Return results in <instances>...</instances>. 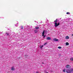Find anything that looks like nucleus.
I'll return each mask as SVG.
<instances>
[{"instance_id":"1","label":"nucleus","mask_w":73,"mask_h":73,"mask_svg":"<svg viewBox=\"0 0 73 73\" xmlns=\"http://www.w3.org/2000/svg\"><path fill=\"white\" fill-rule=\"evenodd\" d=\"M67 73H70L73 72V68H71L70 70L68 69L66 70Z\"/></svg>"},{"instance_id":"2","label":"nucleus","mask_w":73,"mask_h":73,"mask_svg":"<svg viewBox=\"0 0 73 73\" xmlns=\"http://www.w3.org/2000/svg\"><path fill=\"white\" fill-rule=\"evenodd\" d=\"M59 25H60V23H58V24L57 23H55V26L56 27H58V26Z\"/></svg>"},{"instance_id":"3","label":"nucleus","mask_w":73,"mask_h":73,"mask_svg":"<svg viewBox=\"0 0 73 73\" xmlns=\"http://www.w3.org/2000/svg\"><path fill=\"white\" fill-rule=\"evenodd\" d=\"M66 68L69 69L70 68V66L68 64L66 66Z\"/></svg>"},{"instance_id":"4","label":"nucleus","mask_w":73,"mask_h":73,"mask_svg":"<svg viewBox=\"0 0 73 73\" xmlns=\"http://www.w3.org/2000/svg\"><path fill=\"white\" fill-rule=\"evenodd\" d=\"M45 33V31H44L42 33V36H44V37L43 38H45V36H46V35H44V33Z\"/></svg>"},{"instance_id":"5","label":"nucleus","mask_w":73,"mask_h":73,"mask_svg":"<svg viewBox=\"0 0 73 73\" xmlns=\"http://www.w3.org/2000/svg\"><path fill=\"white\" fill-rule=\"evenodd\" d=\"M46 39L47 40H51V38L50 37H48L46 38Z\"/></svg>"},{"instance_id":"6","label":"nucleus","mask_w":73,"mask_h":73,"mask_svg":"<svg viewBox=\"0 0 73 73\" xmlns=\"http://www.w3.org/2000/svg\"><path fill=\"white\" fill-rule=\"evenodd\" d=\"M53 40H54L55 41H58V39L56 38H54Z\"/></svg>"},{"instance_id":"7","label":"nucleus","mask_w":73,"mask_h":73,"mask_svg":"<svg viewBox=\"0 0 73 73\" xmlns=\"http://www.w3.org/2000/svg\"><path fill=\"white\" fill-rule=\"evenodd\" d=\"M34 32L35 33H37V32H38V30H35L34 31Z\"/></svg>"},{"instance_id":"8","label":"nucleus","mask_w":73,"mask_h":73,"mask_svg":"<svg viewBox=\"0 0 73 73\" xmlns=\"http://www.w3.org/2000/svg\"><path fill=\"white\" fill-rule=\"evenodd\" d=\"M11 70L13 71V70H15V68L13 67H11Z\"/></svg>"},{"instance_id":"9","label":"nucleus","mask_w":73,"mask_h":73,"mask_svg":"<svg viewBox=\"0 0 73 73\" xmlns=\"http://www.w3.org/2000/svg\"><path fill=\"white\" fill-rule=\"evenodd\" d=\"M69 37L68 36H66L65 37L66 39H69Z\"/></svg>"},{"instance_id":"10","label":"nucleus","mask_w":73,"mask_h":73,"mask_svg":"<svg viewBox=\"0 0 73 73\" xmlns=\"http://www.w3.org/2000/svg\"><path fill=\"white\" fill-rule=\"evenodd\" d=\"M44 46L43 45H42V46L41 45H40V48L41 49H42V48Z\"/></svg>"},{"instance_id":"11","label":"nucleus","mask_w":73,"mask_h":73,"mask_svg":"<svg viewBox=\"0 0 73 73\" xmlns=\"http://www.w3.org/2000/svg\"><path fill=\"white\" fill-rule=\"evenodd\" d=\"M69 43L68 42H66V45H69Z\"/></svg>"},{"instance_id":"12","label":"nucleus","mask_w":73,"mask_h":73,"mask_svg":"<svg viewBox=\"0 0 73 73\" xmlns=\"http://www.w3.org/2000/svg\"><path fill=\"white\" fill-rule=\"evenodd\" d=\"M57 21V19H56L55 21H54V22L56 23Z\"/></svg>"},{"instance_id":"13","label":"nucleus","mask_w":73,"mask_h":73,"mask_svg":"<svg viewBox=\"0 0 73 73\" xmlns=\"http://www.w3.org/2000/svg\"><path fill=\"white\" fill-rule=\"evenodd\" d=\"M61 47L60 46H59L58 47V48L59 49H61Z\"/></svg>"},{"instance_id":"14","label":"nucleus","mask_w":73,"mask_h":73,"mask_svg":"<svg viewBox=\"0 0 73 73\" xmlns=\"http://www.w3.org/2000/svg\"><path fill=\"white\" fill-rule=\"evenodd\" d=\"M66 14H67V15H70V13L69 12H67L66 13Z\"/></svg>"},{"instance_id":"15","label":"nucleus","mask_w":73,"mask_h":73,"mask_svg":"<svg viewBox=\"0 0 73 73\" xmlns=\"http://www.w3.org/2000/svg\"><path fill=\"white\" fill-rule=\"evenodd\" d=\"M23 29V26H22L21 27V29Z\"/></svg>"},{"instance_id":"16","label":"nucleus","mask_w":73,"mask_h":73,"mask_svg":"<svg viewBox=\"0 0 73 73\" xmlns=\"http://www.w3.org/2000/svg\"><path fill=\"white\" fill-rule=\"evenodd\" d=\"M38 27H35V29H38Z\"/></svg>"},{"instance_id":"17","label":"nucleus","mask_w":73,"mask_h":73,"mask_svg":"<svg viewBox=\"0 0 73 73\" xmlns=\"http://www.w3.org/2000/svg\"><path fill=\"white\" fill-rule=\"evenodd\" d=\"M46 44H47V42H46L45 43H44V45H46Z\"/></svg>"},{"instance_id":"18","label":"nucleus","mask_w":73,"mask_h":73,"mask_svg":"<svg viewBox=\"0 0 73 73\" xmlns=\"http://www.w3.org/2000/svg\"><path fill=\"white\" fill-rule=\"evenodd\" d=\"M6 35H7V36H9V33H6Z\"/></svg>"},{"instance_id":"19","label":"nucleus","mask_w":73,"mask_h":73,"mask_svg":"<svg viewBox=\"0 0 73 73\" xmlns=\"http://www.w3.org/2000/svg\"><path fill=\"white\" fill-rule=\"evenodd\" d=\"M65 69H64V70H63V72H65Z\"/></svg>"},{"instance_id":"20","label":"nucleus","mask_w":73,"mask_h":73,"mask_svg":"<svg viewBox=\"0 0 73 73\" xmlns=\"http://www.w3.org/2000/svg\"><path fill=\"white\" fill-rule=\"evenodd\" d=\"M25 56H28V55H27V54H26V55H25Z\"/></svg>"},{"instance_id":"21","label":"nucleus","mask_w":73,"mask_h":73,"mask_svg":"<svg viewBox=\"0 0 73 73\" xmlns=\"http://www.w3.org/2000/svg\"><path fill=\"white\" fill-rule=\"evenodd\" d=\"M42 64H44V63L42 62Z\"/></svg>"},{"instance_id":"22","label":"nucleus","mask_w":73,"mask_h":73,"mask_svg":"<svg viewBox=\"0 0 73 73\" xmlns=\"http://www.w3.org/2000/svg\"><path fill=\"white\" fill-rule=\"evenodd\" d=\"M72 36H73V34H72Z\"/></svg>"},{"instance_id":"23","label":"nucleus","mask_w":73,"mask_h":73,"mask_svg":"<svg viewBox=\"0 0 73 73\" xmlns=\"http://www.w3.org/2000/svg\"><path fill=\"white\" fill-rule=\"evenodd\" d=\"M15 27H16V25H15Z\"/></svg>"}]
</instances>
